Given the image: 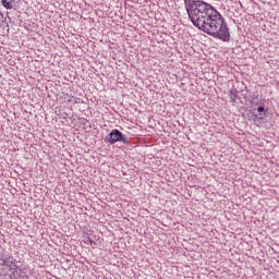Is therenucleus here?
<instances>
[{
  "label": "nucleus",
  "instance_id": "1",
  "mask_svg": "<svg viewBox=\"0 0 279 279\" xmlns=\"http://www.w3.org/2000/svg\"><path fill=\"white\" fill-rule=\"evenodd\" d=\"M186 12L193 25L202 32L219 38L223 43L230 40V31L221 13L203 0H184Z\"/></svg>",
  "mask_w": 279,
  "mask_h": 279
},
{
  "label": "nucleus",
  "instance_id": "2",
  "mask_svg": "<svg viewBox=\"0 0 279 279\" xmlns=\"http://www.w3.org/2000/svg\"><path fill=\"white\" fill-rule=\"evenodd\" d=\"M109 143L111 145H114V143H125V137H123V133H121L119 130L114 129L109 134Z\"/></svg>",
  "mask_w": 279,
  "mask_h": 279
},
{
  "label": "nucleus",
  "instance_id": "3",
  "mask_svg": "<svg viewBox=\"0 0 279 279\" xmlns=\"http://www.w3.org/2000/svg\"><path fill=\"white\" fill-rule=\"evenodd\" d=\"M1 4L5 10H12L14 8V0H1Z\"/></svg>",
  "mask_w": 279,
  "mask_h": 279
},
{
  "label": "nucleus",
  "instance_id": "4",
  "mask_svg": "<svg viewBox=\"0 0 279 279\" xmlns=\"http://www.w3.org/2000/svg\"><path fill=\"white\" fill-rule=\"evenodd\" d=\"M5 262L7 264L4 265V267H7L9 271H12V269H14V257H8Z\"/></svg>",
  "mask_w": 279,
  "mask_h": 279
},
{
  "label": "nucleus",
  "instance_id": "5",
  "mask_svg": "<svg viewBox=\"0 0 279 279\" xmlns=\"http://www.w3.org/2000/svg\"><path fill=\"white\" fill-rule=\"evenodd\" d=\"M61 99H63L64 104H71V101H73V96L69 93H62Z\"/></svg>",
  "mask_w": 279,
  "mask_h": 279
},
{
  "label": "nucleus",
  "instance_id": "6",
  "mask_svg": "<svg viewBox=\"0 0 279 279\" xmlns=\"http://www.w3.org/2000/svg\"><path fill=\"white\" fill-rule=\"evenodd\" d=\"M5 265H7L5 258L0 256V267H5Z\"/></svg>",
  "mask_w": 279,
  "mask_h": 279
},
{
  "label": "nucleus",
  "instance_id": "7",
  "mask_svg": "<svg viewBox=\"0 0 279 279\" xmlns=\"http://www.w3.org/2000/svg\"><path fill=\"white\" fill-rule=\"evenodd\" d=\"M257 112H259V113H260V112H265V107H258V108H257Z\"/></svg>",
  "mask_w": 279,
  "mask_h": 279
},
{
  "label": "nucleus",
  "instance_id": "8",
  "mask_svg": "<svg viewBox=\"0 0 279 279\" xmlns=\"http://www.w3.org/2000/svg\"><path fill=\"white\" fill-rule=\"evenodd\" d=\"M90 245H95V241L89 240Z\"/></svg>",
  "mask_w": 279,
  "mask_h": 279
}]
</instances>
